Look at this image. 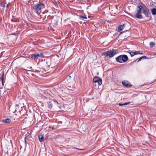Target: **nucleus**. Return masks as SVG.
<instances>
[{
	"instance_id": "f257e3e1",
	"label": "nucleus",
	"mask_w": 156,
	"mask_h": 156,
	"mask_svg": "<svg viewBox=\"0 0 156 156\" xmlns=\"http://www.w3.org/2000/svg\"><path fill=\"white\" fill-rule=\"evenodd\" d=\"M136 12L135 16L139 19H142L143 18L141 15L142 13H143L146 17H149L151 16L149 9L143 4H140L137 5Z\"/></svg>"
},
{
	"instance_id": "f03ea898",
	"label": "nucleus",
	"mask_w": 156,
	"mask_h": 156,
	"mask_svg": "<svg viewBox=\"0 0 156 156\" xmlns=\"http://www.w3.org/2000/svg\"><path fill=\"white\" fill-rule=\"evenodd\" d=\"M44 4L42 2H39L36 4H34L32 6V10L37 14H40L45 8Z\"/></svg>"
},
{
	"instance_id": "7ed1b4c3",
	"label": "nucleus",
	"mask_w": 156,
	"mask_h": 156,
	"mask_svg": "<svg viewBox=\"0 0 156 156\" xmlns=\"http://www.w3.org/2000/svg\"><path fill=\"white\" fill-rule=\"evenodd\" d=\"M118 53V51L115 50H110L103 53L102 55L105 57L108 56L109 58H111L113 57Z\"/></svg>"
},
{
	"instance_id": "20e7f679",
	"label": "nucleus",
	"mask_w": 156,
	"mask_h": 156,
	"mask_svg": "<svg viewBox=\"0 0 156 156\" xmlns=\"http://www.w3.org/2000/svg\"><path fill=\"white\" fill-rule=\"evenodd\" d=\"M128 56L125 55H120L116 58L115 59L117 62L122 63L126 62L128 60Z\"/></svg>"
},
{
	"instance_id": "39448f33",
	"label": "nucleus",
	"mask_w": 156,
	"mask_h": 156,
	"mask_svg": "<svg viewBox=\"0 0 156 156\" xmlns=\"http://www.w3.org/2000/svg\"><path fill=\"white\" fill-rule=\"evenodd\" d=\"M102 79L98 77H96L93 79V82L94 83H98V85H101L102 83Z\"/></svg>"
},
{
	"instance_id": "423d86ee",
	"label": "nucleus",
	"mask_w": 156,
	"mask_h": 156,
	"mask_svg": "<svg viewBox=\"0 0 156 156\" xmlns=\"http://www.w3.org/2000/svg\"><path fill=\"white\" fill-rule=\"evenodd\" d=\"M54 104L57 105L58 104V103L56 101H54L52 102L51 101H49L48 102L47 106L49 109H51L52 107V105Z\"/></svg>"
},
{
	"instance_id": "0eeeda50",
	"label": "nucleus",
	"mask_w": 156,
	"mask_h": 156,
	"mask_svg": "<svg viewBox=\"0 0 156 156\" xmlns=\"http://www.w3.org/2000/svg\"><path fill=\"white\" fill-rule=\"evenodd\" d=\"M32 57H34V59H38L39 57H43V54L41 52L40 54H33L32 55Z\"/></svg>"
},
{
	"instance_id": "6e6552de",
	"label": "nucleus",
	"mask_w": 156,
	"mask_h": 156,
	"mask_svg": "<svg viewBox=\"0 0 156 156\" xmlns=\"http://www.w3.org/2000/svg\"><path fill=\"white\" fill-rule=\"evenodd\" d=\"M122 83L123 86L126 87H130L132 86L131 84L127 81H123L122 82Z\"/></svg>"
},
{
	"instance_id": "1a4fd4ad",
	"label": "nucleus",
	"mask_w": 156,
	"mask_h": 156,
	"mask_svg": "<svg viewBox=\"0 0 156 156\" xmlns=\"http://www.w3.org/2000/svg\"><path fill=\"white\" fill-rule=\"evenodd\" d=\"M124 24L120 25L118 30V31L120 32L123 30L124 28Z\"/></svg>"
},
{
	"instance_id": "9d476101",
	"label": "nucleus",
	"mask_w": 156,
	"mask_h": 156,
	"mask_svg": "<svg viewBox=\"0 0 156 156\" xmlns=\"http://www.w3.org/2000/svg\"><path fill=\"white\" fill-rule=\"evenodd\" d=\"M2 122H5L7 123H9L10 122L11 120L9 119H5L2 120Z\"/></svg>"
},
{
	"instance_id": "9b49d317",
	"label": "nucleus",
	"mask_w": 156,
	"mask_h": 156,
	"mask_svg": "<svg viewBox=\"0 0 156 156\" xmlns=\"http://www.w3.org/2000/svg\"><path fill=\"white\" fill-rule=\"evenodd\" d=\"M39 140L40 142H42L44 140V137L42 135H40L38 136Z\"/></svg>"
},
{
	"instance_id": "f8f14e48",
	"label": "nucleus",
	"mask_w": 156,
	"mask_h": 156,
	"mask_svg": "<svg viewBox=\"0 0 156 156\" xmlns=\"http://www.w3.org/2000/svg\"><path fill=\"white\" fill-rule=\"evenodd\" d=\"M4 72H3L2 77L0 78V80L2 81V85H4Z\"/></svg>"
},
{
	"instance_id": "ddd939ff",
	"label": "nucleus",
	"mask_w": 156,
	"mask_h": 156,
	"mask_svg": "<svg viewBox=\"0 0 156 156\" xmlns=\"http://www.w3.org/2000/svg\"><path fill=\"white\" fill-rule=\"evenodd\" d=\"M151 12L152 14L153 15H154L156 14V9L153 8L152 9Z\"/></svg>"
},
{
	"instance_id": "4468645a",
	"label": "nucleus",
	"mask_w": 156,
	"mask_h": 156,
	"mask_svg": "<svg viewBox=\"0 0 156 156\" xmlns=\"http://www.w3.org/2000/svg\"><path fill=\"white\" fill-rule=\"evenodd\" d=\"M130 102H128L127 103H124L123 104L119 103L118 104L119 106H122L123 105H128L129 104H130Z\"/></svg>"
},
{
	"instance_id": "2eb2a0df",
	"label": "nucleus",
	"mask_w": 156,
	"mask_h": 156,
	"mask_svg": "<svg viewBox=\"0 0 156 156\" xmlns=\"http://www.w3.org/2000/svg\"><path fill=\"white\" fill-rule=\"evenodd\" d=\"M134 56L135 55H137V54H143V53H140V51H136L135 52H133Z\"/></svg>"
},
{
	"instance_id": "dca6fc26",
	"label": "nucleus",
	"mask_w": 156,
	"mask_h": 156,
	"mask_svg": "<svg viewBox=\"0 0 156 156\" xmlns=\"http://www.w3.org/2000/svg\"><path fill=\"white\" fill-rule=\"evenodd\" d=\"M147 58V57L146 56H143L140 57L139 59L138 60V62H139L140 61H141L142 59H145Z\"/></svg>"
},
{
	"instance_id": "f3484780",
	"label": "nucleus",
	"mask_w": 156,
	"mask_h": 156,
	"mask_svg": "<svg viewBox=\"0 0 156 156\" xmlns=\"http://www.w3.org/2000/svg\"><path fill=\"white\" fill-rule=\"evenodd\" d=\"M40 68L39 69H34L33 70V71L34 73H39L41 71Z\"/></svg>"
},
{
	"instance_id": "a211bd4d",
	"label": "nucleus",
	"mask_w": 156,
	"mask_h": 156,
	"mask_svg": "<svg viewBox=\"0 0 156 156\" xmlns=\"http://www.w3.org/2000/svg\"><path fill=\"white\" fill-rule=\"evenodd\" d=\"M150 45L151 46V47H153V46L155 45V43L153 42H150Z\"/></svg>"
},
{
	"instance_id": "6ab92c4d",
	"label": "nucleus",
	"mask_w": 156,
	"mask_h": 156,
	"mask_svg": "<svg viewBox=\"0 0 156 156\" xmlns=\"http://www.w3.org/2000/svg\"><path fill=\"white\" fill-rule=\"evenodd\" d=\"M51 2H52L55 6H58L57 3L56 2H55V1H52Z\"/></svg>"
},
{
	"instance_id": "aec40b11",
	"label": "nucleus",
	"mask_w": 156,
	"mask_h": 156,
	"mask_svg": "<svg viewBox=\"0 0 156 156\" xmlns=\"http://www.w3.org/2000/svg\"><path fill=\"white\" fill-rule=\"evenodd\" d=\"M128 53L132 57L134 56L133 52L131 51L129 52Z\"/></svg>"
},
{
	"instance_id": "412c9836",
	"label": "nucleus",
	"mask_w": 156,
	"mask_h": 156,
	"mask_svg": "<svg viewBox=\"0 0 156 156\" xmlns=\"http://www.w3.org/2000/svg\"><path fill=\"white\" fill-rule=\"evenodd\" d=\"M5 3H0V5L1 6L3 7H4L5 6Z\"/></svg>"
},
{
	"instance_id": "4be33fe9",
	"label": "nucleus",
	"mask_w": 156,
	"mask_h": 156,
	"mask_svg": "<svg viewBox=\"0 0 156 156\" xmlns=\"http://www.w3.org/2000/svg\"><path fill=\"white\" fill-rule=\"evenodd\" d=\"M80 19H87V17L86 16H81L80 17Z\"/></svg>"
},
{
	"instance_id": "5701e85b",
	"label": "nucleus",
	"mask_w": 156,
	"mask_h": 156,
	"mask_svg": "<svg viewBox=\"0 0 156 156\" xmlns=\"http://www.w3.org/2000/svg\"><path fill=\"white\" fill-rule=\"evenodd\" d=\"M8 6H9V5L8 4H7V6H6L7 8L8 7Z\"/></svg>"
},
{
	"instance_id": "b1692460",
	"label": "nucleus",
	"mask_w": 156,
	"mask_h": 156,
	"mask_svg": "<svg viewBox=\"0 0 156 156\" xmlns=\"http://www.w3.org/2000/svg\"><path fill=\"white\" fill-rule=\"evenodd\" d=\"M136 60H135L133 62H135V61H136Z\"/></svg>"
},
{
	"instance_id": "393cba45",
	"label": "nucleus",
	"mask_w": 156,
	"mask_h": 156,
	"mask_svg": "<svg viewBox=\"0 0 156 156\" xmlns=\"http://www.w3.org/2000/svg\"><path fill=\"white\" fill-rule=\"evenodd\" d=\"M30 3V2H29V1L28 2V3Z\"/></svg>"
}]
</instances>
